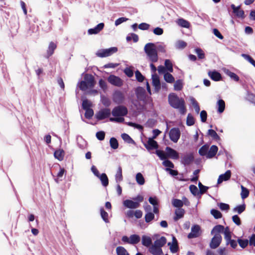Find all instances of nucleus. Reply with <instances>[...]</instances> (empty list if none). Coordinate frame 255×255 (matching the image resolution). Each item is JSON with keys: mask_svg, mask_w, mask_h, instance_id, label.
I'll return each mask as SVG.
<instances>
[{"mask_svg": "<svg viewBox=\"0 0 255 255\" xmlns=\"http://www.w3.org/2000/svg\"><path fill=\"white\" fill-rule=\"evenodd\" d=\"M168 102L172 108L178 109L181 114L184 115L186 113V109L183 99L179 98L174 93H172L168 96Z\"/></svg>", "mask_w": 255, "mask_h": 255, "instance_id": "1", "label": "nucleus"}, {"mask_svg": "<svg viewBox=\"0 0 255 255\" xmlns=\"http://www.w3.org/2000/svg\"><path fill=\"white\" fill-rule=\"evenodd\" d=\"M222 234H224L225 239H231V232L229 227L224 228L221 225L215 226L211 231V234L213 236L212 239H222Z\"/></svg>", "mask_w": 255, "mask_h": 255, "instance_id": "2", "label": "nucleus"}, {"mask_svg": "<svg viewBox=\"0 0 255 255\" xmlns=\"http://www.w3.org/2000/svg\"><path fill=\"white\" fill-rule=\"evenodd\" d=\"M144 51L147 55V59L152 63L156 62L158 57L155 45L152 43H148L144 46Z\"/></svg>", "mask_w": 255, "mask_h": 255, "instance_id": "3", "label": "nucleus"}, {"mask_svg": "<svg viewBox=\"0 0 255 255\" xmlns=\"http://www.w3.org/2000/svg\"><path fill=\"white\" fill-rule=\"evenodd\" d=\"M95 85L94 77L92 75L86 74L84 80L79 82L77 86L83 91H86L89 89L92 88Z\"/></svg>", "mask_w": 255, "mask_h": 255, "instance_id": "4", "label": "nucleus"}, {"mask_svg": "<svg viewBox=\"0 0 255 255\" xmlns=\"http://www.w3.org/2000/svg\"><path fill=\"white\" fill-rule=\"evenodd\" d=\"M165 243V240H155L154 244L149 248V251L153 255H161V248Z\"/></svg>", "mask_w": 255, "mask_h": 255, "instance_id": "5", "label": "nucleus"}, {"mask_svg": "<svg viewBox=\"0 0 255 255\" xmlns=\"http://www.w3.org/2000/svg\"><path fill=\"white\" fill-rule=\"evenodd\" d=\"M128 109L124 106H118L115 107L112 112L114 117H124L127 115Z\"/></svg>", "mask_w": 255, "mask_h": 255, "instance_id": "6", "label": "nucleus"}, {"mask_svg": "<svg viewBox=\"0 0 255 255\" xmlns=\"http://www.w3.org/2000/svg\"><path fill=\"white\" fill-rule=\"evenodd\" d=\"M118 51L117 47H111L109 49H103L98 51L96 55L100 57H105L110 56Z\"/></svg>", "mask_w": 255, "mask_h": 255, "instance_id": "7", "label": "nucleus"}, {"mask_svg": "<svg viewBox=\"0 0 255 255\" xmlns=\"http://www.w3.org/2000/svg\"><path fill=\"white\" fill-rule=\"evenodd\" d=\"M107 80L111 84L116 87H120L123 85V81L120 77L114 75H110Z\"/></svg>", "mask_w": 255, "mask_h": 255, "instance_id": "8", "label": "nucleus"}, {"mask_svg": "<svg viewBox=\"0 0 255 255\" xmlns=\"http://www.w3.org/2000/svg\"><path fill=\"white\" fill-rule=\"evenodd\" d=\"M194 159L193 153H186L182 156L181 162L184 165H188L193 162Z\"/></svg>", "mask_w": 255, "mask_h": 255, "instance_id": "9", "label": "nucleus"}, {"mask_svg": "<svg viewBox=\"0 0 255 255\" xmlns=\"http://www.w3.org/2000/svg\"><path fill=\"white\" fill-rule=\"evenodd\" d=\"M169 134L171 140L176 143L180 138V131L178 128H172L170 129Z\"/></svg>", "mask_w": 255, "mask_h": 255, "instance_id": "10", "label": "nucleus"}, {"mask_svg": "<svg viewBox=\"0 0 255 255\" xmlns=\"http://www.w3.org/2000/svg\"><path fill=\"white\" fill-rule=\"evenodd\" d=\"M113 101L117 104H121L124 103L125 97L124 94L120 91H116L113 94Z\"/></svg>", "mask_w": 255, "mask_h": 255, "instance_id": "11", "label": "nucleus"}, {"mask_svg": "<svg viewBox=\"0 0 255 255\" xmlns=\"http://www.w3.org/2000/svg\"><path fill=\"white\" fill-rule=\"evenodd\" d=\"M111 112L109 109H104L99 111L96 114V118L99 120H102L108 118L111 115Z\"/></svg>", "mask_w": 255, "mask_h": 255, "instance_id": "12", "label": "nucleus"}, {"mask_svg": "<svg viewBox=\"0 0 255 255\" xmlns=\"http://www.w3.org/2000/svg\"><path fill=\"white\" fill-rule=\"evenodd\" d=\"M135 93L138 101H144L146 96L145 90L143 88L141 87L136 88L135 89Z\"/></svg>", "mask_w": 255, "mask_h": 255, "instance_id": "13", "label": "nucleus"}, {"mask_svg": "<svg viewBox=\"0 0 255 255\" xmlns=\"http://www.w3.org/2000/svg\"><path fill=\"white\" fill-rule=\"evenodd\" d=\"M152 84L154 88V92L158 93L161 88V83L159 78L156 74L152 75Z\"/></svg>", "mask_w": 255, "mask_h": 255, "instance_id": "14", "label": "nucleus"}, {"mask_svg": "<svg viewBox=\"0 0 255 255\" xmlns=\"http://www.w3.org/2000/svg\"><path fill=\"white\" fill-rule=\"evenodd\" d=\"M165 151L166 152L167 158L169 157L174 159L179 158V153L172 148L167 146L165 148Z\"/></svg>", "mask_w": 255, "mask_h": 255, "instance_id": "15", "label": "nucleus"}, {"mask_svg": "<svg viewBox=\"0 0 255 255\" xmlns=\"http://www.w3.org/2000/svg\"><path fill=\"white\" fill-rule=\"evenodd\" d=\"M200 228L199 225H196L192 227L191 233L188 235V238H195L200 235Z\"/></svg>", "mask_w": 255, "mask_h": 255, "instance_id": "16", "label": "nucleus"}, {"mask_svg": "<svg viewBox=\"0 0 255 255\" xmlns=\"http://www.w3.org/2000/svg\"><path fill=\"white\" fill-rule=\"evenodd\" d=\"M231 8L233 9L234 13L236 16L239 18H244L245 17V13L243 10L240 8V6H236L234 4H231Z\"/></svg>", "mask_w": 255, "mask_h": 255, "instance_id": "17", "label": "nucleus"}, {"mask_svg": "<svg viewBox=\"0 0 255 255\" xmlns=\"http://www.w3.org/2000/svg\"><path fill=\"white\" fill-rule=\"evenodd\" d=\"M123 204L125 207L130 209H135L139 206V203L138 202H134L130 200H125Z\"/></svg>", "mask_w": 255, "mask_h": 255, "instance_id": "18", "label": "nucleus"}, {"mask_svg": "<svg viewBox=\"0 0 255 255\" xmlns=\"http://www.w3.org/2000/svg\"><path fill=\"white\" fill-rule=\"evenodd\" d=\"M144 146L148 150H151L158 148L157 142L151 138H149L148 139L147 143L144 144Z\"/></svg>", "mask_w": 255, "mask_h": 255, "instance_id": "19", "label": "nucleus"}, {"mask_svg": "<svg viewBox=\"0 0 255 255\" xmlns=\"http://www.w3.org/2000/svg\"><path fill=\"white\" fill-rule=\"evenodd\" d=\"M104 27V23H100L94 28L89 29L88 31V34L90 35L97 34L103 29Z\"/></svg>", "mask_w": 255, "mask_h": 255, "instance_id": "20", "label": "nucleus"}, {"mask_svg": "<svg viewBox=\"0 0 255 255\" xmlns=\"http://www.w3.org/2000/svg\"><path fill=\"white\" fill-rule=\"evenodd\" d=\"M231 176V172L230 170H227L224 174L219 176L218 179V184L221 183L223 181L229 180Z\"/></svg>", "mask_w": 255, "mask_h": 255, "instance_id": "21", "label": "nucleus"}, {"mask_svg": "<svg viewBox=\"0 0 255 255\" xmlns=\"http://www.w3.org/2000/svg\"><path fill=\"white\" fill-rule=\"evenodd\" d=\"M208 75L212 80L215 81H219L222 78L220 73L216 71H209L208 72Z\"/></svg>", "mask_w": 255, "mask_h": 255, "instance_id": "22", "label": "nucleus"}, {"mask_svg": "<svg viewBox=\"0 0 255 255\" xmlns=\"http://www.w3.org/2000/svg\"><path fill=\"white\" fill-rule=\"evenodd\" d=\"M185 214V210L182 208H177L175 210V216L174 217V220L178 221L179 219L183 217Z\"/></svg>", "mask_w": 255, "mask_h": 255, "instance_id": "23", "label": "nucleus"}, {"mask_svg": "<svg viewBox=\"0 0 255 255\" xmlns=\"http://www.w3.org/2000/svg\"><path fill=\"white\" fill-rule=\"evenodd\" d=\"M218 148L217 146H211L210 149L208 150V153L207 154V157L208 158H211L215 156L218 151Z\"/></svg>", "mask_w": 255, "mask_h": 255, "instance_id": "24", "label": "nucleus"}, {"mask_svg": "<svg viewBox=\"0 0 255 255\" xmlns=\"http://www.w3.org/2000/svg\"><path fill=\"white\" fill-rule=\"evenodd\" d=\"M168 245L169 246V249L172 253H175L177 252L178 247L177 240H172L171 242H169Z\"/></svg>", "mask_w": 255, "mask_h": 255, "instance_id": "25", "label": "nucleus"}, {"mask_svg": "<svg viewBox=\"0 0 255 255\" xmlns=\"http://www.w3.org/2000/svg\"><path fill=\"white\" fill-rule=\"evenodd\" d=\"M57 45L53 42H50L48 49L47 50V57L51 56L54 53L55 49L56 48Z\"/></svg>", "mask_w": 255, "mask_h": 255, "instance_id": "26", "label": "nucleus"}, {"mask_svg": "<svg viewBox=\"0 0 255 255\" xmlns=\"http://www.w3.org/2000/svg\"><path fill=\"white\" fill-rule=\"evenodd\" d=\"M101 180L102 184L104 187H107L109 184V179L105 173H102L98 177Z\"/></svg>", "mask_w": 255, "mask_h": 255, "instance_id": "27", "label": "nucleus"}, {"mask_svg": "<svg viewBox=\"0 0 255 255\" xmlns=\"http://www.w3.org/2000/svg\"><path fill=\"white\" fill-rule=\"evenodd\" d=\"M217 111L219 113H222L225 108V103L224 100L220 99L218 101L217 103Z\"/></svg>", "mask_w": 255, "mask_h": 255, "instance_id": "28", "label": "nucleus"}, {"mask_svg": "<svg viewBox=\"0 0 255 255\" xmlns=\"http://www.w3.org/2000/svg\"><path fill=\"white\" fill-rule=\"evenodd\" d=\"M115 179L116 182L119 183L123 180L122 169L121 166L118 168L117 173L115 175Z\"/></svg>", "mask_w": 255, "mask_h": 255, "instance_id": "29", "label": "nucleus"}, {"mask_svg": "<svg viewBox=\"0 0 255 255\" xmlns=\"http://www.w3.org/2000/svg\"><path fill=\"white\" fill-rule=\"evenodd\" d=\"M190 102H191L192 105L194 107L196 113L197 114H198L200 112V107L198 105V103H197L196 100L193 97L190 98Z\"/></svg>", "mask_w": 255, "mask_h": 255, "instance_id": "30", "label": "nucleus"}, {"mask_svg": "<svg viewBox=\"0 0 255 255\" xmlns=\"http://www.w3.org/2000/svg\"><path fill=\"white\" fill-rule=\"evenodd\" d=\"M135 180L137 183L140 185H142L145 183L144 178L141 173H137L135 176Z\"/></svg>", "mask_w": 255, "mask_h": 255, "instance_id": "31", "label": "nucleus"}, {"mask_svg": "<svg viewBox=\"0 0 255 255\" xmlns=\"http://www.w3.org/2000/svg\"><path fill=\"white\" fill-rule=\"evenodd\" d=\"M54 155L56 158L61 161L63 159L64 152L62 150H58L55 151Z\"/></svg>", "mask_w": 255, "mask_h": 255, "instance_id": "32", "label": "nucleus"}, {"mask_svg": "<svg viewBox=\"0 0 255 255\" xmlns=\"http://www.w3.org/2000/svg\"><path fill=\"white\" fill-rule=\"evenodd\" d=\"M117 255H129L127 250L123 247H118L116 249Z\"/></svg>", "mask_w": 255, "mask_h": 255, "instance_id": "33", "label": "nucleus"}, {"mask_svg": "<svg viewBox=\"0 0 255 255\" xmlns=\"http://www.w3.org/2000/svg\"><path fill=\"white\" fill-rule=\"evenodd\" d=\"M178 24L181 27L188 28L190 26L189 22L182 18H180L177 21Z\"/></svg>", "mask_w": 255, "mask_h": 255, "instance_id": "34", "label": "nucleus"}, {"mask_svg": "<svg viewBox=\"0 0 255 255\" xmlns=\"http://www.w3.org/2000/svg\"><path fill=\"white\" fill-rule=\"evenodd\" d=\"M164 79L166 82L169 83H172L174 81V78L170 73L166 72L164 74Z\"/></svg>", "mask_w": 255, "mask_h": 255, "instance_id": "35", "label": "nucleus"}, {"mask_svg": "<svg viewBox=\"0 0 255 255\" xmlns=\"http://www.w3.org/2000/svg\"><path fill=\"white\" fill-rule=\"evenodd\" d=\"M172 205L174 207L177 208H181L183 205V202L179 199H174L172 201Z\"/></svg>", "mask_w": 255, "mask_h": 255, "instance_id": "36", "label": "nucleus"}, {"mask_svg": "<svg viewBox=\"0 0 255 255\" xmlns=\"http://www.w3.org/2000/svg\"><path fill=\"white\" fill-rule=\"evenodd\" d=\"M209 150V146L207 145L202 146L199 150V153L201 156L206 155Z\"/></svg>", "mask_w": 255, "mask_h": 255, "instance_id": "37", "label": "nucleus"}, {"mask_svg": "<svg viewBox=\"0 0 255 255\" xmlns=\"http://www.w3.org/2000/svg\"><path fill=\"white\" fill-rule=\"evenodd\" d=\"M100 214H101V217L102 218L103 220L106 223H108L109 222V219H108L109 215H108V213L104 210L103 208H101L100 209Z\"/></svg>", "mask_w": 255, "mask_h": 255, "instance_id": "38", "label": "nucleus"}, {"mask_svg": "<svg viewBox=\"0 0 255 255\" xmlns=\"http://www.w3.org/2000/svg\"><path fill=\"white\" fill-rule=\"evenodd\" d=\"M110 144L111 147L114 149H117L119 147L118 140L115 137L111 138L110 140Z\"/></svg>", "mask_w": 255, "mask_h": 255, "instance_id": "39", "label": "nucleus"}, {"mask_svg": "<svg viewBox=\"0 0 255 255\" xmlns=\"http://www.w3.org/2000/svg\"><path fill=\"white\" fill-rule=\"evenodd\" d=\"M241 189H242V191H241V197L243 199H244L249 196V191L247 188H245L243 185H241Z\"/></svg>", "mask_w": 255, "mask_h": 255, "instance_id": "40", "label": "nucleus"}, {"mask_svg": "<svg viewBox=\"0 0 255 255\" xmlns=\"http://www.w3.org/2000/svg\"><path fill=\"white\" fill-rule=\"evenodd\" d=\"M245 208L246 207L245 204L240 205L235 207L233 209V211L234 212H237L238 214H241L245 210Z\"/></svg>", "mask_w": 255, "mask_h": 255, "instance_id": "41", "label": "nucleus"}, {"mask_svg": "<svg viewBox=\"0 0 255 255\" xmlns=\"http://www.w3.org/2000/svg\"><path fill=\"white\" fill-rule=\"evenodd\" d=\"M123 139L128 143H133V140L127 133H123L122 134Z\"/></svg>", "mask_w": 255, "mask_h": 255, "instance_id": "42", "label": "nucleus"}, {"mask_svg": "<svg viewBox=\"0 0 255 255\" xmlns=\"http://www.w3.org/2000/svg\"><path fill=\"white\" fill-rule=\"evenodd\" d=\"M187 46L185 42L182 40H178L175 44V47L177 49H182Z\"/></svg>", "mask_w": 255, "mask_h": 255, "instance_id": "43", "label": "nucleus"}, {"mask_svg": "<svg viewBox=\"0 0 255 255\" xmlns=\"http://www.w3.org/2000/svg\"><path fill=\"white\" fill-rule=\"evenodd\" d=\"M165 66L166 70H167L170 72H172L173 71L172 64L170 60L166 59L165 61Z\"/></svg>", "mask_w": 255, "mask_h": 255, "instance_id": "44", "label": "nucleus"}, {"mask_svg": "<svg viewBox=\"0 0 255 255\" xmlns=\"http://www.w3.org/2000/svg\"><path fill=\"white\" fill-rule=\"evenodd\" d=\"M208 134L211 136L214 139H219L220 137L217 133V132L213 129H210L208 131Z\"/></svg>", "mask_w": 255, "mask_h": 255, "instance_id": "45", "label": "nucleus"}, {"mask_svg": "<svg viewBox=\"0 0 255 255\" xmlns=\"http://www.w3.org/2000/svg\"><path fill=\"white\" fill-rule=\"evenodd\" d=\"M156 154L161 160H165L167 158L166 152L165 153L163 151L160 150H157Z\"/></svg>", "mask_w": 255, "mask_h": 255, "instance_id": "46", "label": "nucleus"}, {"mask_svg": "<svg viewBox=\"0 0 255 255\" xmlns=\"http://www.w3.org/2000/svg\"><path fill=\"white\" fill-rule=\"evenodd\" d=\"M182 82L180 80H177L174 85V89L175 91H180L182 88Z\"/></svg>", "mask_w": 255, "mask_h": 255, "instance_id": "47", "label": "nucleus"}, {"mask_svg": "<svg viewBox=\"0 0 255 255\" xmlns=\"http://www.w3.org/2000/svg\"><path fill=\"white\" fill-rule=\"evenodd\" d=\"M211 214L215 219H220L222 216L221 213L219 211L215 209H212L211 210Z\"/></svg>", "mask_w": 255, "mask_h": 255, "instance_id": "48", "label": "nucleus"}, {"mask_svg": "<svg viewBox=\"0 0 255 255\" xmlns=\"http://www.w3.org/2000/svg\"><path fill=\"white\" fill-rule=\"evenodd\" d=\"M189 189L192 194L194 196H197L199 194V191L196 186L194 185H191L189 186Z\"/></svg>", "mask_w": 255, "mask_h": 255, "instance_id": "49", "label": "nucleus"}, {"mask_svg": "<svg viewBox=\"0 0 255 255\" xmlns=\"http://www.w3.org/2000/svg\"><path fill=\"white\" fill-rule=\"evenodd\" d=\"M154 218V215L153 213L149 212L146 213L145 215V221L146 223H149L152 221Z\"/></svg>", "mask_w": 255, "mask_h": 255, "instance_id": "50", "label": "nucleus"}, {"mask_svg": "<svg viewBox=\"0 0 255 255\" xmlns=\"http://www.w3.org/2000/svg\"><path fill=\"white\" fill-rule=\"evenodd\" d=\"M186 124L189 126H192L194 124V119L190 114H189L187 116Z\"/></svg>", "mask_w": 255, "mask_h": 255, "instance_id": "51", "label": "nucleus"}, {"mask_svg": "<svg viewBox=\"0 0 255 255\" xmlns=\"http://www.w3.org/2000/svg\"><path fill=\"white\" fill-rule=\"evenodd\" d=\"M221 244V240H211L210 243V247L212 249H216Z\"/></svg>", "mask_w": 255, "mask_h": 255, "instance_id": "52", "label": "nucleus"}, {"mask_svg": "<svg viewBox=\"0 0 255 255\" xmlns=\"http://www.w3.org/2000/svg\"><path fill=\"white\" fill-rule=\"evenodd\" d=\"M227 75H228L231 78L233 79L236 81H238L239 80V77L238 76L237 74L235 73L228 70L226 72Z\"/></svg>", "mask_w": 255, "mask_h": 255, "instance_id": "53", "label": "nucleus"}, {"mask_svg": "<svg viewBox=\"0 0 255 255\" xmlns=\"http://www.w3.org/2000/svg\"><path fill=\"white\" fill-rule=\"evenodd\" d=\"M91 106V102L87 99L84 100L82 102V107L84 110L90 109Z\"/></svg>", "mask_w": 255, "mask_h": 255, "instance_id": "54", "label": "nucleus"}, {"mask_svg": "<svg viewBox=\"0 0 255 255\" xmlns=\"http://www.w3.org/2000/svg\"><path fill=\"white\" fill-rule=\"evenodd\" d=\"M135 75L136 80L138 82H141L144 79V76L141 74V73L138 70H136L135 71Z\"/></svg>", "mask_w": 255, "mask_h": 255, "instance_id": "55", "label": "nucleus"}, {"mask_svg": "<svg viewBox=\"0 0 255 255\" xmlns=\"http://www.w3.org/2000/svg\"><path fill=\"white\" fill-rule=\"evenodd\" d=\"M125 119L123 117H115V118H110V121L113 122L123 123Z\"/></svg>", "mask_w": 255, "mask_h": 255, "instance_id": "56", "label": "nucleus"}, {"mask_svg": "<svg viewBox=\"0 0 255 255\" xmlns=\"http://www.w3.org/2000/svg\"><path fill=\"white\" fill-rule=\"evenodd\" d=\"M195 52L199 59H202L205 58V54L201 49L196 48L195 49Z\"/></svg>", "mask_w": 255, "mask_h": 255, "instance_id": "57", "label": "nucleus"}, {"mask_svg": "<svg viewBox=\"0 0 255 255\" xmlns=\"http://www.w3.org/2000/svg\"><path fill=\"white\" fill-rule=\"evenodd\" d=\"M86 111V112H85V116L86 118L87 119H91L93 115H94V111L92 109H86V110H85Z\"/></svg>", "mask_w": 255, "mask_h": 255, "instance_id": "58", "label": "nucleus"}, {"mask_svg": "<svg viewBox=\"0 0 255 255\" xmlns=\"http://www.w3.org/2000/svg\"><path fill=\"white\" fill-rule=\"evenodd\" d=\"M99 86L103 90L106 91L107 89V83L103 79H100L99 82Z\"/></svg>", "mask_w": 255, "mask_h": 255, "instance_id": "59", "label": "nucleus"}, {"mask_svg": "<svg viewBox=\"0 0 255 255\" xmlns=\"http://www.w3.org/2000/svg\"><path fill=\"white\" fill-rule=\"evenodd\" d=\"M163 165L167 167L173 168L174 167V165L173 163L169 160H164L162 162Z\"/></svg>", "mask_w": 255, "mask_h": 255, "instance_id": "60", "label": "nucleus"}, {"mask_svg": "<svg viewBox=\"0 0 255 255\" xmlns=\"http://www.w3.org/2000/svg\"><path fill=\"white\" fill-rule=\"evenodd\" d=\"M218 206L222 211H228L230 208V206L228 204L224 203H220L219 204Z\"/></svg>", "mask_w": 255, "mask_h": 255, "instance_id": "61", "label": "nucleus"}, {"mask_svg": "<svg viewBox=\"0 0 255 255\" xmlns=\"http://www.w3.org/2000/svg\"><path fill=\"white\" fill-rule=\"evenodd\" d=\"M124 73L127 76L130 78L132 77L133 75V71L130 68L127 67L125 68L124 70Z\"/></svg>", "mask_w": 255, "mask_h": 255, "instance_id": "62", "label": "nucleus"}, {"mask_svg": "<svg viewBox=\"0 0 255 255\" xmlns=\"http://www.w3.org/2000/svg\"><path fill=\"white\" fill-rule=\"evenodd\" d=\"M96 137L100 140H103L105 138V133L103 131H98L96 133Z\"/></svg>", "mask_w": 255, "mask_h": 255, "instance_id": "63", "label": "nucleus"}, {"mask_svg": "<svg viewBox=\"0 0 255 255\" xmlns=\"http://www.w3.org/2000/svg\"><path fill=\"white\" fill-rule=\"evenodd\" d=\"M207 116V112L203 110L201 112L200 118H201V120L202 122L204 123L206 121Z\"/></svg>", "mask_w": 255, "mask_h": 255, "instance_id": "64", "label": "nucleus"}]
</instances>
